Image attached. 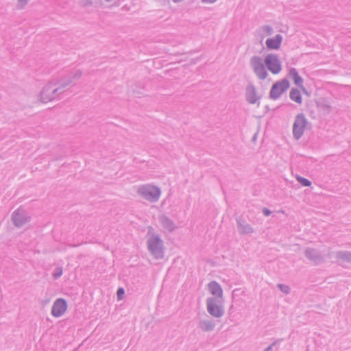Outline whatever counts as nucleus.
<instances>
[{
  "instance_id": "2",
  "label": "nucleus",
  "mask_w": 351,
  "mask_h": 351,
  "mask_svg": "<svg viewBox=\"0 0 351 351\" xmlns=\"http://www.w3.org/2000/svg\"><path fill=\"white\" fill-rule=\"evenodd\" d=\"M265 64L273 74L279 73L282 69L280 60L276 56L273 54H269L265 57Z\"/></svg>"
},
{
  "instance_id": "4",
  "label": "nucleus",
  "mask_w": 351,
  "mask_h": 351,
  "mask_svg": "<svg viewBox=\"0 0 351 351\" xmlns=\"http://www.w3.org/2000/svg\"><path fill=\"white\" fill-rule=\"evenodd\" d=\"M289 83L287 80H282L275 84L271 90V97L276 98L279 97L284 91L288 89Z\"/></svg>"
},
{
  "instance_id": "8",
  "label": "nucleus",
  "mask_w": 351,
  "mask_h": 351,
  "mask_svg": "<svg viewBox=\"0 0 351 351\" xmlns=\"http://www.w3.org/2000/svg\"><path fill=\"white\" fill-rule=\"evenodd\" d=\"M252 64L254 66L256 75L261 79H265L267 76V72L261 63L259 58L254 57L252 60Z\"/></svg>"
},
{
  "instance_id": "14",
  "label": "nucleus",
  "mask_w": 351,
  "mask_h": 351,
  "mask_svg": "<svg viewBox=\"0 0 351 351\" xmlns=\"http://www.w3.org/2000/svg\"><path fill=\"white\" fill-rule=\"evenodd\" d=\"M298 180L303 185V186H308L311 185V182L308 181L307 179H305V178H301V177H298Z\"/></svg>"
},
{
  "instance_id": "15",
  "label": "nucleus",
  "mask_w": 351,
  "mask_h": 351,
  "mask_svg": "<svg viewBox=\"0 0 351 351\" xmlns=\"http://www.w3.org/2000/svg\"><path fill=\"white\" fill-rule=\"evenodd\" d=\"M125 291L123 288H119L117 291V298L120 300L123 298Z\"/></svg>"
},
{
  "instance_id": "6",
  "label": "nucleus",
  "mask_w": 351,
  "mask_h": 351,
  "mask_svg": "<svg viewBox=\"0 0 351 351\" xmlns=\"http://www.w3.org/2000/svg\"><path fill=\"white\" fill-rule=\"evenodd\" d=\"M207 309L209 313L215 317H220L223 314V310L221 306L213 299L208 300Z\"/></svg>"
},
{
  "instance_id": "13",
  "label": "nucleus",
  "mask_w": 351,
  "mask_h": 351,
  "mask_svg": "<svg viewBox=\"0 0 351 351\" xmlns=\"http://www.w3.org/2000/svg\"><path fill=\"white\" fill-rule=\"evenodd\" d=\"M290 97L293 101H294L298 104H301V102H302L301 94H300V91L296 89L291 90V91L290 93Z\"/></svg>"
},
{
  "instance_id": "20",
  "label": "nucleus",
  "mask_w": 351,
  "mask_h": 351,
  "mask_svg": "<svg viewBox=\"0 0 351 351\" xmlns=\"http://www.w3.org/2000/svg\"><path fill=\"white\" fill-rule=\"evenodd\" d=\"M61 274H62V271H60V273L56 276V277H58V276H61Z\"/></svg>"
},
{
  "instance_id": "16",
  "label": "nucleus",
  "mask_w": 351,
  "mask_h": 351,
  "mask_svg": "<svg viewBox=\"0 0 351 351\" xmlns=\"http://www.w3.org/2000/svg\"><path fill=\"white\" fill-rule=\"evenodd\" d=\"M19 215V213H16L14 216V223L16 226H19L21 224L20 222L18 221V219H17V217Z\"/></svg>"
},
{
  "instance_id": "5",
  "label": "nucleus",
  "mask_w": 351,
  "mask_h": 351,
  "mask_svg": "<svg viewBox=\"0 0 351 351\" xmlns=\"http://www.w3.org/2000/svg\"><path fill=\"white\" fill-rule=\"evenodd\" d=\"M306 126V120L302 116H298L293 125V134L298 138H300Z\"/></svg>"
},
{
  "instance_id": "19",
  "label": "nucleus",
  "mask_w": 351,
  "mask_h": 351,
  "mask_svg": "<svg viewBox=\"0 0 351 351\" xmlns=\"http://www.w3.org/2000/svg\"><path fill=\"white\" fill-rule=\"evenodd\" d=\"M26 1L27 0H19V1L21 3V5H23V4L26 2Z\"/></svg>"
},
{
  "instance_id": "7",
  "label": "nucleus",
  "mask_w": 351,
  "mask_h": 351,
  "mask_svg": "<svg viewBox=\"0 0 351 351\" xmlns=\"http://www.w3.org/2000/svg\"><path fill=\"white\" fill-rule=\"evenodd\" d=\"M67 305L66 302L62 299H58L54 303L52 308V314L55 317H60L66 311Z\"/></svg>"
},
{
  "instance_id": "18",
  "label": "nucleus",
  "mask_w": 351,
  "mask_h": 351,
  "mask_svg": "<svg viewBox=\"0 0 351 351\" xmlns=\"http://www.w3.org/2000/svg\"><path fill=\"white\" fill-rule=\"evenodd\" d=\"M217 0H203V2L206 3H212L215 2Z\"/></svg>"
},
{
  "instance_id": "1",
  "label": "nucleus",
  "mask_w": 351,
  "mask_h": 351,
  "mask_svg": "<svg viewBox=\"0 0 351 351\" xmlns=\"http://www.w3.org/2000/svg\"><path fill=\"white\" fill-rule=\"evenodd\" d=\"M272 34L273 30L269 26L263 27L260 32L261 38L268 37L265 43L269 49H278L282 43V37L280 34H277L274 37H270Z\"/></svg>"
},
{
  "instance_id": "17",
  "label": "nucleus",
  "mask_w": 351,
  "mask_h": 351,
  "mask_svg": "<svg viewBox=\"0 0 351 351\" xmlns=\"http://www.w3.org/2000/svg\"><path fill=\"white\" fill-rule=\"evenodd\" d=\"M263 213L266 215V216H268L270 215L271 212L267 209V208H264L263 209Z\"/></svg>"
},
{
  "instance_id": "10",
  "label": "nucleus",
  "mask_w": 351,
  "mask_h": 351,
  "mask_svg": "<svg viewBox=\"0 0 351 351\" xmlns=\"http://www.w3.org/2000/svg\"><path fill=\"white\" fill-rule=\"evenodd\" d=\"M160 247V241L158 237L153 238L149 241V248L154 253Z\"/></svg>"
},
{
  "instance_id": "9",
  "label": "nucleus",
  "mask_w": 351,
  "mask_h": 351,
  "mask_svg": "<svg viewBox=\"0 0 351 351\" xmlns=\"http://www.w3.org/2000/svg\"><path fill=\"white\" fill-rule=\"evenodd\" d=\"M208 290L210 293L216 298H222L223 291L221 286L216 282L213 281L208 284Z\"/></svg>"
},
{
  "instance_id": "3",
  "label": "nucleus",
  "mask_w": 351,
  "mask_h": 351,
  "mask_svg": "<svg viewBox=\"0 0 351 351\" xmlns=\"http://www.w3.org/2000/svg\"><path fill=\"white\" fill-rule=\"evenodd\" d=\"M140 192L145 198L152 201L157 199L160 195L159 190L152 186H143Z\"/></svg>"
},
{
  "instance_id": "11",
  "label": "nucleus",
  "mask_w": 351,
  "mask_h": 351,
  "mask_svg": "<svg viewBox=\"0 0 351 351\" xmlns=\"http://www.w3.org/2000/svg\"><path fill=\"white\" fill-rule=\"evenodd\" d=\"M289 76L293 80L296 85L302 86V79L299 76L295 69H292L290 70Z\"/></svg>"
},
{
  "instance_id": "12",
  "label": "nucleus",
  "mask_w": 351,
  "mask_h": 351,
  "mask_svg": "<svg viewBox=\"0 0 351 351\" xmlns=\"http://www.w3.org/2000/svg\"><path fill=\"white\" fill-rule=\"evenodd\" d=\"M247 99L251 104H255L256 102L258 97L254 88H251L247 90Z\"/></svg>"
}]
</instances>
